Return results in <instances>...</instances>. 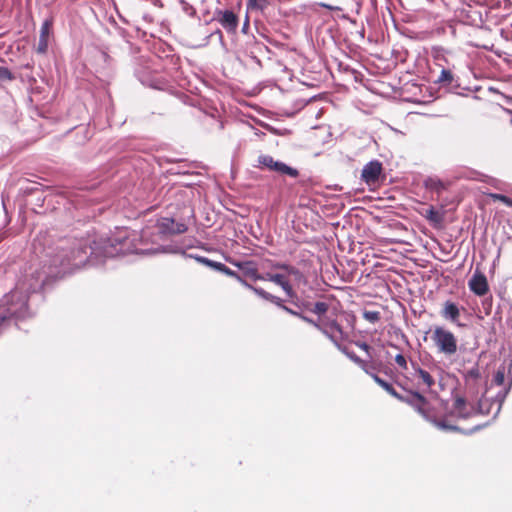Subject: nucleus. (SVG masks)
Here are the masks:
<instances>
[{
  "label": "nucleus",
  "instance_id": "f03ea898",
  "mask_svg": "<svg viewBox=\"0 0 512 512\" xmlns=\"http://www.w3.org/2000/svg\"><path fill=\"white\" fill-rule=\"evenodd\" d=\"M41 285L42 283L36 282L27 286L26 283L21 282L17 284L15 290L5 296L0 305V326L12 316L24 317L27 308L28 292L35 291Z\"/></svg>",
  "mask_w": 512,
  "mask_h": 512
},
{
  "label": "nucleus",
  "instance_id": "e433bc0d",
  "mask_svg": "<svg viewBox=\"0 0 512 512\" xmlns=\"http://www.w3.org/2000/svg\"><path fill=\"white\" fill-rule=\"evenodd\" d=\"M437 426H438L439 428H442V429H455V427L447 426V425H445L443 422H438V423H437Z\"/></svg>",
  "mask_w": 512,
  "mask_h": 512
},
{
  "label": "nucleus",
  "instance_id": "c756f323",
  "mask_svg": "<svg viewBox=\"0 0 512 512\" xmlns=\"http://www.w3.org/2000/svg\"><path fill=\"white\" fill-rule=\"evenodd\" d=\"M395 362L403 370H406L408 368L407 360H406V358L402 354H397L396 355Z\"/></svg>",
  "mask_w": 512,
  "mask_h": 512
},
{
  "label": "nucleus",
  "instance_id": "bb28decb",
  "mask_svg": "<svg viewBox=\"0 0 512 512\" xmlns=\"http://www.w3.org/2000/svg\"><path fill=\"white\" fill-rule=\"evenodd\" d=\"M363 317L370 323H375L380 319V313L377 311H365Z\"/></svg>",
  "mask_w": 512,
  "mask_h": 512
},
{
  "label": "nucleus",
  "instance_id": "f704fd0d",
  "mask_svg": "<svg viewBox=\"0 0 512 512\" xmlns=\"http://www.w3.org/2000/svg\"><path fill=\"white\" fill-rule=\"evenodd\" d=\"M278 306H279V307H281V308H282L283 310H285L286 312H288V313H290V314H292V315H296V316H299V317H300V314H299V313H297V312L293 311L292 309H290V308H288V307L284 306V305L282 304V301H281V300H280V305H278Z\"/></svg>",
  "mask_w": 512,
  "mask_h": 512
},
{
  "label": "nucleus",
  "instance_id": "393cba45",
  "mask_svg": "<svg viewBox=\"0 0 512 512\" xmlns=\"http://www.w3.org/2000/svg\"><path fill=\"white\" fill-rule=\"evenodd\" d=\"M453 81V75L449 70L442 69L440 76L437 80L438 83L451 84Z\"/></svg>",
  "mask_w": 512,
  "mask_h": 512
},
{
  "label": "nucleus",
  "instance_id": "2f4dec72",
  "mask_svg": "<svg viewBox=\"0 0 512 512\" xmlns=\"http://www.w3.org/2000/svg\"><path fill=\"white\" fill-rule=\"evenodd\" d=\"M11 78L12 76L10 71L5 67L0 66V83L3 81L10 80Z\"/></svg>",
  "mask_w": 512,
  "mask_h": 512
},
{
  "label": "nucleus",
  "instance_id": "dca6fc26",
  "mask_svg": "<svg viewBox=\"0 0 512 512\" xmlns=\"http://www.w3.org/2000/svg\"><path fill=\"white\" fill-rule=\"evenodd\" d=\"M373 380L381 386L386 392H388L393 397L403 400V397L397 393V391L393 388L391 384L386 382L385 380L381 379L378 375H372Z\"/></svg>",
  "mask_w": 512,
  "mask_h": 512
},
{
  "label": "nucleus",
  "instance_id": "9b49d317",
  "mask_svg": "<svg viewBox=\"0 0 512 512\" xmlns=\"http://www.w3.org/2000/svg\"><path fill=\"white\" fill-rule=\"evenodd\" d=\"M441 315L444 319L449 320L452 323H457L460 317V309L455 303L446 301L441 311Z\"/></svg>",
  "mask_w": 512,
  "mask_h": 512
},
{
  "label": "nucleus",
  "instance_id": "cd10ccee",
  "mask_svg": "<svg viewBox=\"0 0 512 512\" xmlns=\"http://www.w3.org/2000/svg\"><path fill=\"white\" fill-rule=\"evenodd\" d=\"M51 30V23L46 20L43 22L40 29V37L48 39Z\"/></svg>",
  "mask_w": 512,
  "mask_h": 512
},
{
  "label": "nucleus",
  "instance_id": "c9c22d12",
  "mask_svg": "<svg viewBox=\"0 0 512 512\" xmlns=\"http://www.w3.org/2000/svg\"><path fill=\"white\" fill-rule=\"evenodd\" d=\"M359 348H361L362 350H364L365 352L369 353L370 351V346L364 342H361V343H358L357 344Z\"/></svg>",
  "mask_w": 512,
  "mask_h": 512
},
{
  "label": "nucleus",
  "instance_id": "f3484780",
  "mask_svg": "<svg viewBox=\"0 0 512 512\" xmlns=\"http://www.w3.org/2000/svg\"><path fill=\"white\" fill-rule=\"evenodd\" d=\"M415 377L420 379L426 388H431L434 384L433 377L427 371L419 367L415 368Z\"/></svg>",
  "mask_w": 512,
  "mask_h": 512
},
{
  "label": "nucleus",
  "instance_id": "72a5a7b5",
  "mask_svg": "<svg viewBox=\"0 0 512 512\" xmlns=\"http://www.w3.org/2000/svg\"><path fill=\"white\" fill-rule=\"evenodd\" d=\"M222 272L225 273L226 275L236 277L240 282L242 280L239 276L236 275V273L234 271H232L227 266H224V270Z\"/></svg>",
  "mask_w": 512,
  "mask_h": 512
},
{
  "label": "nucleus",
  "instance_id": "7c9ffc66",
  "mask_svg": "<svg viewBox=\"0 0 512 512\" xmlns=\"http://www.w3.org/2000/svg\"><path fill=\"white\" fill-rule=\"evenodd\" d=\"M47 48H48V39L39 37L37 51L40 53H44V52H46Z\"/></svg>",
  "mask_w": 512,
  "mask_h": 512
},
{
  "label": "nucleus",
  "instance_id": "473e14b6",
  "mask_svg": "<svg viewBox=\"0 0 512 512\" xmlns=\"http://www.w3.org/2000/svg\"><path fill=\"white\" fill-rule=\"evenodd\" d=\"M494 380L498 385H501L504 382V373L498 371L495 375Z\"/></svg>",
  "mask_w": 512,
  "mask_h": 512
},
{
  "label": "nucleus",
  "instance_id": "412c9836",
  "mask_svg": "<svg viewBox=\"0 0 512 512\" xmlns=\"http://www.w3.org/2000/svg\"><path fill=\"white\" fill-rule=\"evenodd\" d=\"M300 317L306 321L307 323L313 325L314 327H316L317 329H319L323 334H325L328 338L330 339H334V335L328 330V328L326 326H324L323 324H320V321L319 322H315L313 321L312 319L306 317V316H302L300 315Z\"/></svg>",
  "mask_w": 512,
  "mask_h": 512
},
{
  "label": "nucleus",
  "instance_id": "1a4fd4ad",
  "mask_svg": "<svg viewBox=\"0 0 512 512\" xmlns=\"http://www.w3.org/2000/svg\"><path fill=\"white\" fill-rule=\"evenodd\" d=\"M158 225L162 232H168L172 234H181L184 233L187 229L185 224L175 223L174 220L170 218H162Z\"/></svg>",
  "mask_w": 512,
  "mask_h": 512
},
{
  "label": "nucleus",
  "instance_id": "ddd939ff",
  "mask_svg": "<svg viewBox=\"0 0 512 512\" xmlns=\"http://www.w3.org/2000/svg\"><path fill=\"white\" fill-rule=\"evenodd\" d=\"M241 283L247 287L248 289L252 290L255 294H257L258 296H260L261 298L265 299V300H268L276 305H280V298L277 297V296H274L268 292H266L265 290H263L262 288H258V287H254L250 284H248L246 281L244 280H241Z\"/></svg>",
  "mask_w": 512,
  "mask_h": 512
},
{
  "label": "nucleus",
  "instance_id": "6ab92c4d",
  "mask_svg": "<svg viewBox=\"0 0 512 512\" xmlns=\"http://www.w3.org/2000/svg\"><path fill=\"white\" fill-rule=\"evenodd\" d=\"M320 324H323L324 326H326L328 328V330L334 335V339H331L334 343H337V333L341 334L342 331H341V328L340 326L336 323L335 320H330V321H325V320H320Z\"/></svg>",
  "mask_w": 512,
  "mask_h": 512
},
{
  "label": "nucleus",
  "instance_id": "6e6552de",
  "mask_svg": "<svg viewBox=\"0 0 512 512\" xmlns=\"http://www.w3.org/2000/svg\"><path fill=\"white\" fill-rule=\"evenodd\" d=\"M381 172H382L381 163L376 160L370 161L363 167L362 173H361V178L365 183L371 185L378 181Z\"/></svg>",
  "mask_w": 512,
  "mask_h": 512
},
{
  "label": "nucleus",
  "instance_id": "4468645a",
  "mask_svg": "<svg viewBox=\"0 0 512 512\" xmlns=\"http://www.w3.org/2000/svg\"><path fill=\"white\" fill-rule=\"evenodd\" d=\"M236 266H238L243 271L245 276L251 279L259 280V277H262V275L258 274L257 268L252 262L237 263Z\"/></svg>",
  "mask_w": 512,
  "mask_h": 512
},
{
  "label": "nucleus",
  "instance_id": "4be33fe9",
  "mask_svg": "<svg viewBox=\"0 0 512 512\" xmlns=\"http://www.w3.org/2000/svg\"><path fill=\"white\" fill-rule=\"evenodd\" d=\"M425 217L434 223H440L443 220V215L433 207H430L426 210Z\"/></svg>",
  "mask_w": 512,
  "mask_h": 512
},
{
  "label": "nucleus",
  "instance_id": "20e7f679",
  "mask_svg": "<svg viewBox=\"0 0 512 512\" xmlns=\"http://www.w3.org/2000/svg\"><path fill=\"white\" fill-rule=\"evenodd\" d=\"M279 267L281 269H283L285 272L284 273H276V274L266 273V274L262 275V277H259V280L271 281V282L279 285L284 290L286 295L289 298L293 299L296 297V294L293 291L292 286L290 285L289 278L291 276H294L295 279H298L301 277V274L298 270H296L295 268L288 266V265H281Z\"/></svg>",
  "mask_w": 512,
  "mask_h": 512
},
{
  "label": "nucleus",
  "instance_id": "2eb2a0df",
  "mask_svg": "<svg viewBox=\"0 0 512 512\" xmlns=\"http://www.w3.org/2000/svg\"><path fill=\"white\" fill-rule=\"evenodd\" d=\"M424 186L426 189L430 191H434L436 193H441L446 189V185L436 177H429L424 181Z\"/></svg>",
  "mask_w": 512,
  "mask_h": 512
},
{
  "label": "nucleus",
  "instance_id": "4c0bfd02",
  "mask_svg": "<svg viewBox=\"0 0 512 512\" xmlns=\"http://www.w3.org/2000/svg\"><path fill=\"white\" fill-rule=\"evenodd\" d=\"M367 374H368V375H370L371 377H372V375H375V374L373 373V371H370V370H369V373H367Z\"/></svg>",
  "mask_w": 512,
  "mask_h": 512
},
{
  "label": "nucleus",
  "instance_id": "5701e85b",
  "mask_svg": "<svg viewBox=\"0 0 512 512\" xmlns=\"http://www.w3.org/2000/svg\"><path fill=\"white\" fill-rule=\"evenodd\" d=\"M267 4V0H247V7L250 10H264Z\"/></svg>",
  "mask_w": 512,
  "mask_h": 512
},
{
  "label": "nucleus",
  "instance_id": "c85d7f7f",
  "mask_svg": "<svg viewBox=\"0 0 512 512\" xmlns=\"http://www.w3.org/2000/svg\"><path fill=\"white\" fill-rule=\"evenodd\" d=\"M491 198L501 201L505 205L512 207V199L502 194H491Z\"/></svg>",
  "mask_w": 512,
  "mask_h": 512
},
{
  "label": "nucleus",
  "instance_id": "f257e3e1",
  "mask_svg": "<svg viewBox=\"0 0 512 512\" xmlns=\"http://www.w3.org/2000/svg\"><path fill=\"white\" fill-rule=\"evenodd\" d=\"M94 254H97L96 249L88 247L86 242L82 240L71 243L62 241L55 250L49 248L46 251V256L50 258V266L60 268L58 274H66L79 269L86 263L89 256Z\"/></svg>",
  "mask_w": 512,
  "mask_h": 512
},
{
  "label": "nucleus",
  "instance_id": "39448f33",
  "mask_svg": "<svg viewBox=\"0 0 512 512\" xmlns=\"http://www.w3.org/2000/svg\"><path fill=\"white\" fill-rule=\"evenodd\" d=\"M145 253L137 249L132 250L128 243V237L122 236L110 239L108 244L105 245L103 254L105 257H114L118 255H124L127 253Z\"/></svg>",
  "mask_w": 512,
  "mask_h": 512
},
{
  "label": "nucleus",
  "instance_id": "aec40b11",
  "mask_svg": "<svg viewBox=\"0 0 512 512\" xmlns=\"http://www.w3.org/2000/svg\"><path fill=\"white\" fill-rule=\"evenodd\" d=\"M341 351L347 355L354 363L358 364L366 373H369V368L365 361L360 359L355 353L348 351L346 348H341Z\"/></svg>",
  "mask_w": 512,
  "mask_h": 512
},
{
  "label": "nucleus",
  "instance_id": "b1692460",
  "mask_svg": "<svg viewBox=\"0 0 512 512\" xmlns=\"http://www.w3.org/2000/svg\"><path fill=\"white\" fill-rule=\"evenodd\" d=\"M198 261H200V262L204 263L205 265L212 267L220 272H222L224 270L225 265L220 262H215V261L209 260L204 257L198 258Z\"/></svg>",
  "mask_w": 512,
  "mask_h": 512
},
{
  "label": "nucleus",
  "instance_id": "9d476101",
  "mask_svg": "<svg viewBox=\"0 0 512 512\" xmlns=\"http://www.w3.org/2000/svg\"><path fill=\"white\" fill-rule=\"evenodd\" d=\"M453 415L460 418H468L476 413L475 408L472 405H468L464 399H456L452 411Z\"/></svg>",
  "mask_w": 512,
  "mask_h": 512
},
{
  "label": "nucleus",
  "instance_id": "7ed1b4c3",
  "mask_svg": "<svg viewBox=\"0 0 512 512\" xmlns=\"http://www.w3.org/2000/svg\"><path fill=\"white\" fill-rule=\"evenodd\" d=\"M431 340L437 352L446 357L455 355L458 350V340L456 336L450 330L442 326H436L432 330Z\"/></svg>",
  "mask_w": 512,
  "mask_h": 512
},
{
  "label": "nucleus",
  "instance_id": "0eeeda50",
  "mask_svg": "<svg viewBox=\"0 0 512 512\" xmlns=\"http://www.w3.org/2000/svg\"><path fill=\"white\" fill-rule=\"evenodd\" d=\"M468 287L475 295L482 297L489 292L487 277L478 269L468 281Z\"/></svg>",
  "mask_w": 512,
  "mask_h": 512
},
{
  "label": "nucleus",
  "instance_id": "a211bd4d",
  "mask_svg": "<svg viewBox=\"0 0 512 512\" xmlns=\"http://www.w3.org/2000/svg\"><path fill=\"white\" fill-rule=\"evenodd\" d=\"M409 403L415 407L419 413L424 414V406L426 405V400L422 395L419 393L413 394Z\"/></svg>",
  "mask_w": 512,
  "mask_h": 512
},
{
  "label": "nucleus",
  "instance_id": "f8f14e48",
  "mask_svg": "<svg viewBox=\"0 0 512 512\" xmlns=\"http://www.w3.org/2000/svg\"><path fill=\"white\" fill-rule=\"evenodd\" d=\"M221 25L228 31H234L237 27L238 20L232 11H224L220 18Z\"/></svg>",
  "mask_w": 512,
  "mask_h": 512
},
{
  "label": "nucleus",
  "instance_id": "423d86ee",
  "mask_svg": "<svg viewBox=\"0 0 512 512\" xmlns=\"http://www.w3.org/2000/svg\"><path fill=\"white\" fill-rule=\"evenodd\" d=\"M259 165L267 168L270 171H275L280 174L289 175L291 177H297L298 171L283 162L274 160L269 155H261L258 158Z\"/></svg>",
  "mask_w": 512,
  "mask_h": 512
},
{
  "label": "nucleus",
  "instance_id": "a878e982",
  "mask_svg": "<svg viewBox=\"0 0 512 512\" xmlns=\"http://www.w3.org/2000/svg\"><path fill=\"white\" fill-rule=\"evenodd\" d=\"M328 310V304L325 302H317L315 303L314 307L311 309V311L318 315H323Z\"/></svg>",
  "mask_w": 512,
  "mask_h": 512
}]
</instances>
